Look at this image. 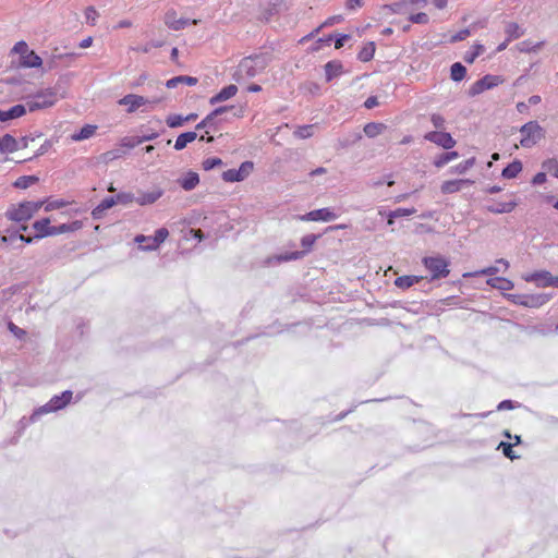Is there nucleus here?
<instances>
[{
	"label": "nucleus",
	"mask_w": 558,
	"mask_h": 558,
	"mask_svg": "<svg viewBox=\"0 0 558 558\" xmlns=\"http://www.w3.org/2000/svg\"><path fill=\"white\" fill-rule=\"evenodd\" d=\"M553 275L547 270L535 271L523 277L526 282H534L538 288L550 287Z\"/></svg>",
	"instance_id": "nucleus-17"
},
{
	"label": "nucleus",
	"mask_w": 558,
	"mask_h": 558,
	"mask_svg": "<svg viewBox=\"0 0 558 558\" xmlns=\"http://www.w3.org/2000/svg\"><path fill=\"white\" fill-rule=\"evenodd\" d=\"M523 165L520 160L515 159L508 163L501 171V177L505 179H514L522 171Z\"/></svg>",
	"instance_id": "nucleus-24"
},
{
	"label": "nucleus",
	"mask_w": 558,
	"mask_h": 558,
	"mask_svg": "<svg viewBox=\"0 0 558 558\" xmlns=\"http://www.w3.org/2000/svg\"><path fill=\"white\" fill-rule=\"evenodd\" d=\"M458 157H459L458 151H454V150L446 151V153L440 154L438 157H436L433 163L437 168H442L444 166H446L450 161L457 159Z\"/></svg>",
	"instance_id": "nucleus-33"
},
{
	"label": "nucleus",
	"mask_w": 558,
	"mask_h": 558,
	"mask_svg": "<svg viewBox=\"0 0 558 558\" xmlns=\"http://www.w3.org/2000/svg\"><path fill=\"white\" fill-rule=\"evenodd\" d=\"M385 129L386 125L384 123L369 122L365 124L363 131L367 137L373 138L379 135Z\"/></svg>",
	"instance_id": "nucleus-36"
},
{
	"label": "nucleus",
	"mask_w": 558,
	"mask_h": 558,
	"mask_svg": "<svg viewBox=\"0 0 558 558\" xmlns=\"http://www.w3.org/2000/svg\"><path fill=\"white\" fill-rule=\"evenodd\" d=\"M69 203L66 201H63V199H56V201H51V202H45L44 206H45V211H51V210H54V209H59V208H62L64 206H66Z\"/></svg>",
	"instance_id": "nucleus-49"
},
{
	"label": "nucleus",
	"mask_w": 558,
	"mask_h": 558,
	"mask_svg": "<svg viewBox=\"0 0 558 558\" xmlns=\"http://www.w3.org/2000/svg\"><path fill=\"white\" fill-rule=\"evenodd\" d=\"M58 100L57 93L52 88H47L45 90L38 92L35 94L27 102L29 111H36L40 109H46L52 107Z\"/></svg>",
	"instance_id": "nucleus-8"
},
{
	"label": "nucleus",
	"mask_w": 558,
	"mask_h": 558,
	"mask_svg": "<svg viewBox=\"0 0 558 558\" xmlns=\"http://www.w3.org/2000/svg\"><path fill=\"white\" fill-rule=\"evenodd\" d=\"M72 398L73 392L71 390H65L60 395H56L46 404L38 408L34 412V416L62 410L72 401Z\"/></svg>",
	"instance_id": "nucleus-9"
},
{
	"label": "nucleus",
	"mask_w": 558,
	"mask_h": 558,
	"mask_svg": "<svg viewBox=\"0 0 558 558\" xmlns=\"http://www.w3.org/2000/svg\"><path fill=\"white\" fill-rule=\"evenodd\" d=\"M232 107L222 106L217 109H215L213 112L207 114L199 123L196 124V130H203V129H214L215 130V123L216 118L226 112L227 110L231 109Z\"/></svg>",
	"instance_id": "nucleus-18"
},
{
	"label": "nucleus",
	"mask_w": 558,
	"mask_h": 558,
	"mask_svg": "<svg viewBox=\"0 0 558 558\" xmlns=\"http://www.w3.org/2000/svg\"><path fill=\"white\" fill-rule=\"evenodd\" d=\"M163 22L167 27L173 31H180L186 27L189 24L196 25L198 23L197 20H190L179 17L178 12L174 9H169L165 13Z\"/></svg>",
	"instance_id": "nucleus-13"
},
{
	"label": "nucleus",
	"mask_w": 558,
	"mask_h": 558,
	"mask_svg": "<svg viewBox=\"0 0 558 558\" xmlns=\"http://www.w3.org/2000/svg\"><path fill=\"white\" fill-rule=\"evenodd\" d=\"M475 163V158L472 157V158H469L466 160H464L463 162H460L459 165H457L456 167L452 168L451 172H456V173H459V174H463L465 173L469 169H471Z\"/></svg>",
	"instance_id": "nucleus-41"
},
{
	"label": "nucleus",
	"mask_w": 558,
	"mask_h": 558,
	"mask_svg": "<svg viewBox=\"0 0 558 558\" xmlns=\"http://www.w3.org/2000/svg\"><path fill=\"white\" fill-rule=\"evenodd\" d=\"M500 83H501L500 76L487 74L472 84V86L469 89V95L476 96L478 94H482L486 89L496 87Z\"/></svg>",
	"instance_id": "nucleus-10"
},
{
	"label": "nucleus",
	"mask_w": 558,
	"mask_h": 558,
	"mask_svg": "<svg viewBox=\"0 0 558 558\" xmlns=\"http://www.w3.org/2000/svg\"><path fill=\"white\" fill-rule=\"evenodd\" d=\"M197 138L196 132H185L180 134L174 143V149L175 150H182L184 149L187 144L194 142Z\"/></svg>",
	"instance_id": "nucleus-29"
},
{
	"label": "nucleus",
	"mask_w": 558,
	"mask_h": 558,
	"mask_svg": "<svg viewBox=\"0 0 558 558\" xmlns=\"http://www.w3.org/2000/svg\"><path fill=\"white\" fill-rule=\"evenodd\" d=\"M513 445L510 444V442H505V441H501L499 444V448L502 449V453L505 454V457H507L508 459L510 460H514V459H518L519 456H517L512 449Z\"/></svg>",
	"instance_id": "nucleus-45"
},
{
	"label": "nucleus",
	"mask_w": 558,
	"mask_h": 558,
	"mask_svg": "<svg viewBox=\"0 0 558 558\" xmlns=\"http://www.w3.org/2000/svg\"><path fill=\"white\" fill-rule=\"evenodd\" d=\"M517 206H518V203L515 201H510V202L497 203L495 205H488V206H486V209H487V211H489L492 214H509Z\"/></svg>",
	"instance_id": "nucleus-22"
},
{
	"label": "nucleus",
	"mask_w": 558,
	"mask_h": 558,
	"mask_svg": "<svg viewBox=\"0 0 558 558\" xmlns=\"http://www.w3.org/2000/svg\"><path fill=\"white\" fill-rule=\"evenodd\" d=\"M485 50V47L482 45V44H476L473 46V50L472 51H466L464 57H463V60L466 62V63H473L475 61V59L481 54L483 53Z\"/></svg>",
	"instance_id": "nucleus-39"
},
{
	"label": "nucleus",
	"mask_w": 558,
	"mask_h": 558,
	"mask_svg": "<svg viewBox=\"0 0 558 558\" xmlns=\"http://www.w3.org/2000/svg\"><path fill=\"white\" fill-rule=\"evenodd\" d=\"M518 407H520V403H518V402H514L512 400H504V401L498 403L497 410L498 411L513 410V409H515Z\"/></svg>",
	"instance_id": "nucleus-56"
},
{
	"label": "nucleus",
	"mask_w": 558,
	"mask_h": 558,
	"mask_svg": "<svg viewBox=\"0 0 558 558\" xmlns=\"http://www.w3.org/2000/svg\"><path fill=\"white\" fill-rule=\"evenodd\" d=\"M222 165V160L218 157H210V158H206L205 160H203L202 162V167L204 170L206 171H209L216 167H219Z\"/></svg>",
	"instance_id": "nucleus-44"
},
{
	"label": "nucleus",
	"mask_w": 558,
	"mask_h": 558,
	"mask_svg": "<svg viewBox=\"0 0 558 558\" xmlns=\"http://www.w3.org/2000/svg\"><path fill=\"white\" fill-rule=\"evenodd\" d=\"M487 25H488V19L484 17L482 20L473 22L469 27H470L471 32H475L480 28H485Z\"/></svg>",
	"instance_id": "nucleus-60"
},
{
	"label": "nucleus",
	"mask_w": 558,
	"mask_h": 558,
	"mask_svg": "<svg viewBox=\"0 0 558 558\" xmlns=\"http://www.w3.org/2000/svg\"><path fill=\"white\" fill-rule=\"evenodd\" d=\"M33 230L35 231V239H44L47 236H53V226H51V219L50 218H41L39 220H36L32 225Z\"/></svg>",
	"instance_id": "nucleus-15"
},
{
	"label": "nucleus",
	"mask_w": 558,
	"mask_h": 558,
	"mask_svg": "<svg viewBox=\"0 0 558 558\" xmlns=\"http://www.w3.org/2000/svg\"><path fill=\"white\" fill-rule=\"evenodd\" d=\"M166 122L169 128H179L185 122V120L179 114H172L167 118Z\"/></svg>",
	"instance_id": "nucleus-53"
},
{
	"label": "nucleus",
	"mask_w": 558,
	"mask_h": 558,
	"mask_svg": "<svg viewBox=\"0 0 558 558\" xmlns=\"http://www.w3.org/2000/svg\"><path fill=\"white\" fill-rule=\"evenodd\" d=\"M423 279L424 277L422 276H400L396 278L395 286L399 289L407 290Z\"/></svg>",
	"instance_id": "nucleus-27"
},
{
	"label": "nucleus",
	"mask_w": 558,
	"mask_h": 558,
	"mask_svg": "<svg viewBox=\"0 0 558 558\" xmlns=\"http://www.w3.org/2000/svg\"><path fill=\"white\" fill-rule=\"evenodd\" d=\"M38 181L39 179L36 175H22L14 181L13 186L16 189L25 190Z\"/></svg>",
	"instance_id": "nucleus-34"
},
{
	"label": "nucleus",
	"mask_w": 558,
	"mask_h": 558,
	"mask_svg": "<svg viewBox=\"0 0 558 558\" xmlns=\"http://www.w3.org/2000/svg\"><path fill=\"white\" fill-rule=\"evenodd\" d=\"M333 40V36L332 35H329L325 38H319L318 40H316V43L314 44V46L311 48L312 51H318L320 50L322 48L324 47H330L331 43Z\"/></svg>",
	"instance_id": "nucleus-47"
},
{
	"label": "nucleus",
	"mask_w": 558,
	"mask_h": 558,
	"mask_svg": "<svg viewBox=\"0 0 558 558\" xmlns=\"http://www.w3.org/2000/svg\"><path fill=\"white\" fill-rule=\"evenodd\" d=\"M497 272H499V268L497 266H489L487 268H484V269L477 271L476 274L493 276V275H496Z\"/></svg>",
	"instance_id": "nucleus-63"
},
{
	"label": "nucleus",
	"mask_w": 558,
	"mask_h": 558,
	"mask_svg": "<svg viewBox=\"0 0 558 558\" xmlns=\"http://www.w3.org/2000/svg\"><path fill=\"white\" fill-rule=\"evenodd\" d=\"M97 16H98V13L95 10V8L88 7L85 10V17H86L87 21H90L93 25L95 24V21H96Z\"/></svg>",
	"instance_id": "nucleus-61"
},
{
	"label": "nucleus",
	"mask_w": 558,
	"mask_h": 558,
	"mask_svg": "<svg viewBox=\"0 0 558 558\" xmlns=\"http://www.w3.org/2000/svg\"><path fill=\"white\" fill-rule=\"evenodd\" d=\"M117 204L114 196H109L104 198L100 204L94 209L93 215L97 216L99 213H102Z\"/></svg>",
	"instance_id": "nucleus-40"
},
{
	"label": "nucleus",
	"mask_w": 558,
	"mask_h": 558,
	"mask_svg": "<svg viewBox=\"0 0 558 558\" xmlns=\"http://www.w3.org/2000/svg\"><path fill=\"white\" fill-rule=\"evenodd\" d=\"M238 93V87L234 84H230L226 87H223L219 93H217L215 96H213L209 99L210 105H216L218 102L226 101L232 97H234Z\"/></svg>",
	"instance_id": "nucleus-20"
},
{
	"label": "nucleus",
	"mask_w": 558,
	"mask_h": 558,
	"mask_svg": "<svg viewBox=\"0 0 558 558\" xmlns=\"http://www.w3.org/2000/svg\"><path fill=\"white\" fill-rule=\"evenodd\" d=\"M313 128L314 125H302V126H299L295 131H294V134L295 136L300 137V138H308L313 135Z\"/></svg>",
	"instance_id": "nucleus-46"
},
{
	"label": "nucleus",
	"mask_w": 558,
	"mask_h": 558,
	"mask_svg": "<svg viewBox=\"0 0 558 558\" xmlns=\"http://www.w3.org/2000/svg\"><path fill=\"white\" fill-rule=\"evenodd\" d=\"M163 195V191L161 189H155L150 192L141 193V195L135 198V202L141 205H150L156 203Z\"/></svg>",
	"instance_id": "nucleus-21"
},
{
	"label": "nucleus",
	"mask_w": 558,
	"mask_h": 558,
	"mask_svg": "<svg viewBox=\"0 0 558 558\" xmlns=\"http://www.w3.org/2000/svg\"><path fill=\"white\" fill-rule=\"evenodd\" d=\"M19 148V143L12 135L5 134L0 138V153H14Z\"/></svg>",
	"instance_id": "nucleus-26"
},
{
	"label": "nucleus",
	"mask_w": 558,
	"mask_h": 558,
	"mask_svg": "<svg viewBox=\"0 0 558 558\" xmlns=\"http://www.w3.org/2000/svg\"><path fill=\"white\" fill-rule=\"evenodd\" d=\"M375 49L376 47L374 41L366 43L357 52V60H360L361 62H367L372 60L375 53Z\"/></svg>",
	"instance_id": "nucleus-32"
},
{
	"label": "nucleus",
	"mask_w": 558,
	"mask_h": 558,
	"mask_svg": "<svg viewBox=\"0 0 558 558\" xmlns=\"http://www.w3.org/2000/svg\"><path fill=\"white\" fill-rule=\"evenodd\" d=\"M82 228H83V222L80 220H74L70 223H62L60 226H53V231L51 233H53V236H54V235H59V234H63V233L75 232V231L81 230Z\"/></svg>",
	"instance_id": "nucleus-23"
},
{
	"label": "nucleus",
	"mask_w": 558,
	"mask_h": 558,
	"mask_svg": "<svg viewBox=\"0 0 558 558\" xmlns=\"http://www.w3.org/2000/svg\"><path fill=\"white\" fill-rule=\"evenodd\" d=\"M487 284L500 291H509L514 287L511 280L504 277L490 278L487 280Z\"/></svg>",
	"instance_id": "nucleus-28"
},
{
	"label": "nucleus",
	"mask_w": 558,
	"mask_h": 558,
	"mask_svg": "<svg viewBox=\"0 0 558 558\" xmlns=\"http://www.w3.org/2000/svg\"><path fill=\"white\" fill-rule=\"evenodd\" d=\"M179 83L180 84L185 83V84H187L190 86H194L197 83V78L196 77H192V76H177V77H173V78L167 81L166 86L168 88H174V87H177V85Z\"/></svg>",
	"instance_id": "nucleus-37"
},
{
	"label": "nucleus",
	"mask_w": 558,
	"mask_h": 558,
	"mask_svg": "<svg viewBox=\"0 0 558 558\" xmlns=\"http://www.w3.org/2000/svg\"><path fill=\"white\" fill-rule=\"evenodd\" d=\"M378 105V100H377V97L376 96H371L368 97L365 102H364V107L366 109H372L374 107H376Z\"/></svg>",
	"instance_id": "nucleus-64"
},
{
	"label": "nucleus",
	"mask_w": 558,
	"mask_h": 558,
	"mask_svg": "<svg viewBox=\"0 0 558 558\" xmlns=\"http://www.w3.org/2000/svg\"><path fill=\"white\" fill-rule=\"evenodd\" d=\"M325 72L326 80L329 82L343 73V66L338 61H330L325 65Z\"/></svg>",
	"instance_id": "nucleus-30"
},
{
	"label": "nucleus",
	"mask_w": 558,
	"mask_h": 558,
	"mask_svg": "<svg viewBox=\"0 0 558 558\" xmlns=\"http://www.w3.org/2000/svg\"><path fill=\"white\" fill-rule=\"evenodd\" d=\"M471 29L470 27L468 28H464V29H461L460 32H458L456 35H453L450 39V43H457V41H462L464 40L466 37H469L471 35Z\"/></svg>",
	"instance_id": "nucleus-57"
},
{
	"label": "nucleus",
	"mask_w": 558,
	"mask_h": 558,
	"mask_svg": "<svg viewBox=\"0 0 558 558\" xmlns=\"http://www.w3.org/2000/svg\"><path fill=\"white\" fill-rule=\"evenodd\" d=\"M474 181L470 179H456L444 181L440 185V191L442 194H453L460 192L465 185L473 184Z\"/></svg>",
	"instance_id": "nucleus-16"
},
{
	"label": "nucleus",
	"mask_w": 558,
	"mask_h": 558,
	"mask_svg": "<svg viewBox=\"0 0 558 558\" xmlns=\"http://www.w3.org/2000/svg\"><path fill=\"white\" fill-rule=\"evenodd\" d=\"M466 75V68L461 62H456L450 68V77L454 82L462 81Z\"/></svg>",
	"instance_id": "nucleus-35"
},
{
	"label": "nucleus",
	"mask_w": 558,
	"mask_h": 558,
	"mask_svg": "<svg viewBox=\"0 0 558 558\" xmlns=\"http://www.w3.org/2000/svg\"><path fill=\"white\" fill-rule=\"evenodd\" d=\"M160 102V99H148L144 96L136 95V94H128L123 96L121 99H119L118 104L120 106L126 107L128 113H134L137 110L147 111V107H151L153 105H156Z\"/></svg>",
	"instance_id": "nucleus-4"
},
{
	"label": "nucleus",
	"mask_w": 558,
	"mask_h": 558,
	"mask_svg": "<svg viewBox=\"0 0 558 558\" xmlns=\"http://www.w3.org/2000/svg\"><path fill=\"white\" fill-rule=\"evenodd\" d=\"M117 204L128 205L135 201V197L132 193L122 192L114 196Z\"/></svg>",
	"instance_id": "nucleus-51"
},
{
	"label": "nucleus",
	"mask_w": 558,
	"mask_h": 558,
	"mask_svg": "<svg viewBox=\"0 0 558 558\" xmlns=\"http://www.w3.org/2000/svg\"><path fill=\"white\" fill-rule=\"evenodd\" d=\"M178 183L184 191H192L199 184V175L197 172L187 171L178 179Z\"/></svg>",
	"instance_id": "nucleus-19"
},
{
	"label": "nucleus",
	"mask_w": 558,
	"mask_h": 558,
	"mask_svg": "<svg viewBox=\"0 0 558 558\" xmlns=\"http://www.w3.org/2000/svg\"><path fill=\"white\" fill-rule=\"evenodd\" d=\"M44 201H26L19 204L12 205L5 211V217L10 221L14 222H26L31 220L44 206Z\"/></svg>",
	"instance_id": "nucleus-1"
},
{
	"label": "nucleus",
	"mask_w": 558,
	"mask_h": 558,
	"mask_svg": "<svg viewBox=\"0 0 558 558\" xmlns=\"http://www.w3.org/2000/svg\"><path fill=\"white\" fill-rule=\"evenodd\" d=\"M542 45H543L542 43H537V44H535V45H533V46H532L530 41L524 40V41H522V43H520V44L518 45V49H519L521 52L537 51V50H539V48H541V46H542Z\"/></svg>",
	"instance_id": "nucleus-50"
},
{
	"label": "nucleus",
	"mask_w": 558,
	"mask_h": 558,
	"mask_svg": "<svg viewBox=\"0 0 558 558\" xmlns=\"http://www.w3.org/2000/svg\"><path fill=\"white\" fill-rule=\"evenodd\" d=\"M543 167L549 172L551 175L558 179V161L556 159H548L543 163Z\"/></svg>",
	"instance_id": "nucleus-48"
},
{
	"label": "nucleus",
	"mask_w": 558,
	"mask_h": 558,
	"mask_svg": "<svg viewBox=\"0 0 558 558\" xmlns=\"http://www.w3.org/2000/svg\"><path fill=\"white\" fill-rule=\"evenodd\" d=\"M427 3L432 2L437 9H444L447 5L448 0H411L412 4H418V3Z\"/></svg>",
	"instance_id": "nucleus-58"
},
{
	"label": "nucleus",
	"mask_w": 558,
	"mask_h": 558,
	"mask_svg": "<svg viewBox=\"0 0 558 558\" xmlns=\"http://www.w3.org/2000/svg\"><path fill=\"white\" fill-rule=\"evenodd\" d=\"M12 52L20 54V65L22 68H40L43 64L41 58L34 50H31L23 40L14 45Z\"/></svg>",
	"instance_id": "nucleus-5"
},
{
	"label": "nucleus",
	"mask_w": 558,
	"mask_h": 558,
	"mask_svg": "<svg viewBox=\"0 0 558 558\" xmlns=\"http://www.w3.org/2000/svg\"><path fill=\"white\" fill-rule=\"evenodd\" d=\"M97 126L92 124L84 125L77 133L71 135L72 141L81 142L92 137L96 133Z\"/></svg>",
	"instance_id": "nucleus-31"
},
{
	"label": "nucleus",
	"mask_w": 558,
	"mask_h": 558,
	"mask_svg": "<svg viewBox=\"0 0 558 558\" xmlns=\"http://www.w3.org/2000/svg\"><path fill=\"white\" fill-rule=\"evenodd\" d=\"M424 138L447 150L456 145V140L448 132L432 131L426 133Z\"/></svg>",
	"instance_id": "nucleus-12"
},
{
	"label": "nucleus",
	"mask_w": 558,
	"mask_h": 558,
	"mask_svg": "<svg viewBox=\"0 0 558 558\" xmlns=\"http://www.w3.org/2000/svg\"><path fill=\"white\" fill-rule=\"evenodd\" d=\"M337 218V215L331 211L329 208H320L312 210L303 216H301V220L303 221H331Z\"/></svg>",
	"instance_id": "nucleus-14"
},
{
	"label": "nucleus",
	"mask_w": 558,
	"mask_h": 558,
	"mask_svg": "<svg viewBox=\"0 0 558 558\" xmlns=\"http://www.w3.org/2000/svg\"><path fill=\"white\" fill-rule=\"evenodd\" d=\"M253 162L252 161H244L241 163L240 168L236 169L239 171L240 175H243V180L252 172L253 170Z\"/></svg>",
	"instance_id": "nucleus-55"
},
{
	"label": "nucleus",
	"mask_w": 558,
	"mask_h": 558,
	"mask_svg": "<svg viewBox=\"0 0 558 558\" xmlns=\"http://www.w3.org/2000/svg\"><path fill=\"white\" fill-rule=\"evenodd\" d=\"M169 236V231L166 228H160L155 232L153 238L143 234L135 236V242L143 244L146 240H149V244L143 245L144 250L153 251L156 250L166 239Z\"/></svg>",
	"instance_id": "nucleus-11"
},
{
	"label": "nucleus",
	"mask_w": 558,
	"mask_h": 558,
	"mask_svg": "<svg viewBox=\"0 0 558 558\" xmlns=\"http://www.w3.org/2000/svg\"><path fill=\"white\" fill-rule=\"evenodd\" d=\"M25 113H26V107L24 105H15L8 110V114H9L8 117L10 118V120L20 118V117L24 116Z\"/></svg>",
	"instance_id": "nucleus-43"
},
{
	"label": "nucleus",
	"mask_w": 558,
	"mask_h": 558,
	"mask_svg": "<svg viewBox=\"0 0 558 558\" xmlns=\"http://www.w3.org/2000/svg\"><path fill=\"white\" fill-rule=\"evenodd\" d=\"M318 238H319V235H317V234H306L301 239V245L303 247L302 251L287 252V253L277 255L275 257V259L278 263L301 259L313 250Z\"/></svg>",
	"instance_id": "nucleus-6"
},
{
	"label": "nucleus",
	"mask_w": 558,
	"mask_h": 558,
	"mask_svg": "<svg viewBox=\"0 0 558 558\" xmlns=\"http://www.w3.org/2000/svg\"><path fill=\"white\" fill-rule=\"evenodd\" d=\"M422 263L430 274L428 282L446 278L450 274L449 260L441 255L424 257Z\"/></svg>",
	"instance_id": "nucleus-3"
},
{
	"label": "nucleus",
	"mask_w": 558,
	"mask_h": 558,
	"mask_svg": "<svg viewBox=\"0 0 558 558\" xmlns=\"http://www.w3.org/2000/svg\"><path fill=\"white\" fill-rule=\"evenodd\" d=\"M430 121L433 123V125L436 128V129H444L445 128V118L441 116V114H438V113H433L432 117H430Z\"/></svg>",
	"instance_id": "nucleus-59"
},
{
	"label": "nucleus",
	"mask_w": 558,
	"mask_h": 558,
	"mask_svg": "<svg viewBox=\"0 0 558 558\" xmlns=\"http://www.w3.org/2000/svg\"><path fill=\"white\" fill-rule=\"evenodd\" d=\"M416 213L415 208H397L388 214V223L392 225L396 218L408 217Z\"/></svg>",
	"instance_id": "nucleus-38"
},
{
	"label": "nucleus",
	"mask_w": 558,
	"mask_h": 558,
	"mask_svg": "<svg viewBox=\"0 0 558 558\" xmlns=\"http://www.w3.org/2000/svg\"><path fill=\"white\" fill-rule=\"evenodd\" d=\"M222 179L226 182H240L243 181V175L236 169H229L222 173Z\"/></svg>",
	"instance_id": "nucleus-42"
},
{
	"label": "nucleus",
	"mask_w": 558,
	"mask_h": 558,
	"mask_svg": "<svg viewBox=\"0 0 558 558\" xmlns=\"http://www.w3.org/2000/svg\"><path fill=\"white\" fill-rule=\"evenodd\" d=\"M506 298L517 305L536 308L546 304L551 299V294H507Z\"/></svg>",
	"instance_id": "nucleus-7"
},
{
	"label": "nucleus",
	"mask_w": 558,
	"mask_h": 558,
	"mask_svg": "<svg viewBox=\"0 0 558 558\" xmlns=\"http://www.w3.org/2000/svg\"><path fill=\"white\" fill-rule=\"evenodd\" d=\"M520 145L523 148H532L546 136V130L535 120L529 121L520 128Z\"/></svg>",
	"instance_id": "nucleus-2"
},
{
	"label": "nucleus",
	"mask_w": 558,
	"mask_h": 558,
	"mask_svg": "<svg viewBox=\"0 0 558 558\" xmlns=\"http://www.w3.org/2000/svg\"><path fill=\"white\" fill-rule=\"evenodd\" d=\"M545 182H546V173H544V172L536 173L532 179L533 185H541Z\"/></svg>",
	"instance_id": "nucleus-62"
},
{
	"label": "nucleus",
	"mask_w": 558,
	"mask_h": 558,
	"mask_svg": "<svg viewBox=\"0 0 558 558\" xmlns=\"http://www.w3.org/2000/svg\"><path fill=\"white\" fill-rule=\"evenodd\" d=\"M507 41H512L524 35V29L515 22H507L505 25Z\"/></svg>",
	"instance_id": "nucleus-25"
},
{
	"label": "nucleus",
	"mask_w": 558,
	"mask_h": 558,
	"mask_svg": "<svg viewBox=\"0 0 558 558\" xmlns=\"http://www.w3.org/2000/svg\"><path fill=\"white\" fill-rule=\"evenodd\" d=\"M409 21L414 23V24H427L428 21H429V17L426 13L424 12H418V13H415V14H411L410 17H409Z\"/></svg>",
	"instance_id": "nucleus-52"
},
{
	"label": "nucleus",
	"mask_w": 558,
	"mask_h": 558,
	"mask_svg": "<svg viewBox=\"0 0 558 558\" xmlns=\"http://www.w3.org/2000/svg\"><path fill=\"white\" fill-rule=\"evenodd\" d=\"M8 329L19 339H24L26 337V331L19 326H16L14 323L9 322Z\"/></svg>",
	"instance_id": "nucleus-54"
}]
</instances>
